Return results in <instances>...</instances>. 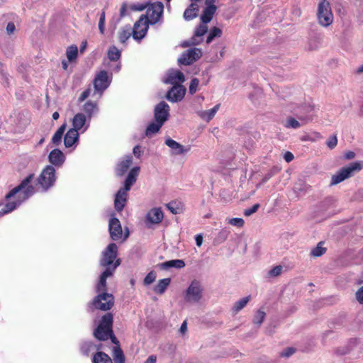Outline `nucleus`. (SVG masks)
Returning a JSON list of instances; mask_svg holds the SVG:
<instances>
[{
	"label": "nucleus",
	"instance_id": "nucleus-23",
	"mask_svg": "<svg viewBox=\"0 0 363 363\" xmlns=\"http://www.w3.org/2000/svg\"><path fill=\"white\" fill-rule=\"evenodd\" d=\"M357 345L358 340L357 339H351L347 344L335 348L334 352L338 356L345 355L352 351Z\"/></svg>",
	"mask_w": 363,
	"mask_h": 363
},
{
	"label": "nucleus",
	"instance_id": "nucleus-37",
	"mask_svg": "<svg viewBox=\"0 0 363 363\" xmlns=\"http://www.w3.org/2000/svg\"><path fill=\"white\" fill-rule=\"evenodd\" d=\"M131 33V28L130 26L121 28L118 32L119 41L123 44L125 43L126 40L130 37Z\"/></svg>",
	"mask_w": 363,
	"mask_h": 363
},
{
	"label": "nucleus",
	"instance_id": "nucleus-60",
	"mask_svg": "<svg viewBox=\"0 0 363 363\" xmlns=\"http://www.w3.org/2000/svg\"><path fill=\"white\" fill-rule=\"evenodd\" d=\"M284 158L287 162H290L294 160V155L291 152H286Z\"/></svg>",
	"mask_w": 363,
	"mask_h": 363
},
{
	"label": "nucleus",
	"instance_id": "nucleus-25",
	"mask_svg": "<svg viewBox=\"0 0 363 363\" xmlns=\"http://www.w3.org/2000/svg\"><path fill=\"white\" fill-rule=\"evenodd\" d=\"M207 23H202L195 30L194 35L191 40V44L198 45L203 40V36L207 33Z\"/></svg>",
	"mask_w": 363,
	"mask_h": 363
},
{
	"label": "nucleus",
	"instance_id": "nucleus-62",
	"mask_svg": "<svg viewBox=\"0 0 363 363\" xmlns=\"http://www.w3.org/2000/svg\"><path fill=\"white\" fill-rule=\"evenodd\" d=\"M157 362V356L152 354L148 357V358L145 360L144 363H156Z\"/></svg>",
	"mask_w": 363,
	"mask_h": 363
},
{
	"label": "nucleus",
	"instance_id": "nucleus-9",
	"mask_svg": "<svg viewBox=\"0 0 363 363\" xmlns=\"http://www.w3.org/2000/svg\"><path fill=\"white\" fill-rule=\"evenodd\" d=\"M96 291L97 290L96 289ZM106 291V289L104 291H96L99 294L94 298L91 304L95 308L108 311L113 306L114 298L113 295L105 292Z\"/></svg>",
	"mask_w": 363,
	"mask_h": 363
},
{
	"label": "nucleus",
	"instance_id": "nucleus-56",
	"mask_svg": "<svg viewBox=\"0 0 363 363\" xmlns=\"http://www.w3.org/2000/svg\"><path fill=\"white\" fill-rule=\"evenodd\" d=\"M16 30V26L13 23L9 22L6 26V33L9 35L13 34Z\"/></svg>",
	"mask_w": 363,
	"mask_h": 363
},
{
	"label": "nucleus",
	"instance_id": "nucleus-17",
	"mask_svg": "<svg viewBox=\"0 0 363 363\" xmlns=\"http://www.w3.org/2000/svg\"><path fill=\"white\" fill-rule=\"evenodd\" d=\"M165 145L171 149L173 155H185L190 151V146H184L172 138L165 140Z\"/></svg>",
	"mask_w": 363,
	"mask_h": 363
},
{
	"label": "nucleus",
	"instance_id": "nucleus-3",
	"mask_svg": "<svg viewBox=\"0 0 363 363\" xmlns=\"http://www.w3.org/2000/svg\"><path fill=\"white\" fill-rule=\"evenodd\" d=\"M140 171L139 167L132 168L124 182V186L121 188L115 196L114 208L118 212L122 211L126 205L128 191L131 186L135 183Z\"/></svg>",
	"mask_w": 363,
	"mask_h": 363
},
{
	"label": "nucleus",
	"instance_id": "nucleus-32",
	"mask_svg": "<svg viewBox=\"0 0 363 363\" xmlns=\"http://www.w3.org/2000/svg\"><path fill=\"white\" fill-rule=\"evenodd\" d=\"M83 111L87 114L89 120L98 112V107L96 103L87 101L83 106Z\"/></svg>",
	"mask_w": 363,
	"mask_h": 363
},
{
	"label": "nucleus",
	"instance_id": "nucleus-15",
	"mask_svg": "<svg viewBox=\"0 0 363 363\" xmlns=\"http://www.w3.org/2000/svg\"><path fill=\"white\" fill-rule=\"evenodd\" d=\"M202 52L199 48H192L184 52L179 58L178 62L181 65H189L192 64L201 56Z\"/></svg>",
	"mask_w": 363,
	"mask_h": 363
},
{
	"label": "nucleus",
	"instance_id": "nucleus-7",
	"mask_svg": "<svg viewBox=\"0 0 363 363\" xmlns=\"http://www.w3.org/2000/svg\"><path fill=\"white\" fill-rule=\"evenodd\" d=\"M108 230L111 238L114 241L123 242L129 236L128 229L126 228L123 231L120 220L115 217L109 219Z\"/></svg>",
	"mask_w": 363,
	"mask_h": 363
},
{
	"label": "nucleus",
	"instance_id": "nucleus-57",
	"mask_svg": "<svg viewBox=\"0 0 363 363\" xmlns=\"http://www.w3.org/2000/svg\"><path fill=\"white\" fill-rule=\"evenodd\" d=\"M356 298L360 303H363V286L357 291Z\"/></svg>",
	"mask_w": 363,
	"mask_h": 363
},
{
	"label": "nucleus",
	"instance_id": "nucleus-39",
	"mask_svg": "<svg viewBox=\"0 0 363 363\" xmlns=\"http://www.w3.org/2000/svg\"><path fill=\"white\" fill-rule=\"evenodd\" d=\"M113 357L115 363H125L123 352L118 347H115L113 348Z\"/></svg>",
	"mask_w": 363,
	"mask_h": 363
},
{
	"label": "nucleus",
	"instance_id": "nucleus-61",
	"mask_svg": "<svg viewBox=\"0 0 363 363\" xmlns=\"http://www.w3.org/2000/svg\"><path fill=\"white\" fill-rule=\"evenodd\" d=\"M195 240L198 247L201 246L203 243V236L201 234L196 235L195 237Z\"/></svg>",
	"mask_w": 363,
	"mask_h": 363
},
{
	"label": "nucleus",
	"instance_id": "nucleus-26",
	"mask_svg": "<svg viewBox=\"0 0 363 363\" xmlns=\"http://www.w3.org/2000/svg\"><path fill=\"white\" fill-rule=\"evenodd\" d=\"M132 163V156L127 155L121 160L116 168V172L118 176H123L128 169Z\"/></svg>",
	"mask_w": 363,
	"mask_h": 363
},
{
	"label": "nucleus",
	"instance_id": "nucleus-27",
	"mask_svg": "<svg viewBox=\"0 0 363 363\" xmlns=\"http://www.w3.org/2000/svg\"><path fill=\"white\" fill-rule=\"evenodd\" d=\"M219 108L220 104H217L211 109L198 111L197 114L204 121L209 122L215 116Z\"/></svg>",
	"mask_w": 363,
	"mask_h": 363
},
{
	"label": "nucleus",
	"instance_id": "nucleus-4",
	"mask_svg": "<svg viewBox=\"0 0 363 363\" xmlns=\"http://www.w3.org/2000/svg\"><path fill=\"white\" fill-rule=\"evenodd\" d=\"M112 325L113 315L108 313L102 317L99 325L95 329L94 332V337L99 340H106L110 337L113 343L118 345V341L113 335Z\"/></svg>",
	"mask_w": 363,
	"mask_h": 363
},
{
	"label": "nucleus",
	"instance_id": "nucleus-36",
	"mask_svg": "<svg viewBox=\"0 0 363 363\" xmlns=\"http://www.w3.org/2000/svg\"><path fill=\"white\" fill-rule=\"evenodd\" d=\"M108 58L111 62H118L121 56V52L116 46H111L108 50Z\"/></svg>",
	"mask_w": 363,
	"mask_h": 363
},
{
	"label": "nucleus",
	"instance_id": "nucleus-43",
	"mask_svg": "<svg viewBox=\"0 0 363 363\" xmlns=\"http://www.w3.org/2000/svg\"><path fill=\"white\" fill-rule=\"evenodd\" d=\"M230 233V232L229 230H228L227 228H223L218 233V235L215 239V242L218 244H220V243L223 242L224 241H225L228 239Z\"/></svg>",
	"mask_w": 363,
	"mask_h": 363
},
{
	"label": "nucleus",
	"instance_id": "nucleus-58",
	"mask_svg": "<svg viewBox=\"0 0 363 363\" xmlns=\"http://www.w3.org/2000/svg\"><path fill=\"white\" fill-rule=\"evenodd\" d=\"M90 92H91L90 89H88L85 90L84 91H83L79 98V101H84L90 95Z\"/></svg>",
	"mask_w": 363,
	"mask_h": 363
},
{
	"label": "nucleus",
	"instance_id": "nucleus-34",
	"mask_svg": "<svg viewBox=\"0 0 363 363\" xmlns=\"http://www.w3.org/2000/svg\"><path fill=\"white\" fill-rule=\"evenodd\" d=\"M92 363H113L111 357L103 352H97L92 358Z\"/></svg>",
	"mask_w": 363,
	"mask_h": 363
},
{
	"label": "nucleus",
	"instance_id": "nucleus-54",
	"mask_svg": "<svg viewBox=\"0 0 363 363\" xmlns=\"http://www.w3.org/2000/svg\"><path fill=\"white\" fill-rule=\"evenodd\" d=\"M259 207V205L258 203L255 204L252 207L245 210L244 214L246 216H250L252 214L255 213L258 210Z\"/></svg>",
	"mask_w": 363,
	"mask_h": 363
},
{
	"label": "nucleus",
	"instance_id": "nucleus-38",
	"mask_svg": "<svg viewBox=\"0 0 363 363\" xmlns=\"http://www.w3.org/2000/svg\"><path fill=\"white\" fill-rule=\"evenodd\" d=\"M162 125L163 123L157 121H155V123H150L146 129V135L148 137H151L152 135L157 133Z\"/></svg>",
	"mask_w": 363,
	"mask_h": 363
},
{
	"label": "nucleus",
	"instance_id": "nucleus-22",
	"mask_svg": "<svg viewBox=\"0 0 363 363\" xmlns=\"http://www.w3.org/2000/svg\"><path fill=\"white\" fill-rule=\"evenodd\" d=\"M163 219V213L160 208L151 209L146 215V221L150 224H158Z\"/></svg>",
	"mask_w": 363,
	"mask_h": 363
},
{
	"label": "nucleus",
	"instance_id": "nucleus-12",
	"mask_svg": "<svg viewBox=\"0 0 363 363\" xmlns=\"http://www.w3.org/2000/svg\"><path fill=\"white\" fill-rule=\"evenodd\" d=\"M111 74L108 75L106 71H101L98 74H96L94 79V85L95 90L99 94V97L102 95L104 91L108 87L111 82Z\"/></svg>",
	"mask_w": 363,
	"mask_h": 363
},
{
	"label": "nucleus",
	"instance_id": "nucleus-13",
	"mask_svg": "<svg viewBox=\"0 0 363 363\" xmlns=\"http://www.w3.org/2000/svg\"><path fill=\"white\" fill-rule=\"evenodd\" d=\"M148 27L147 20L145 17H140L134 24L133 38L138 41L142 40L146 35Z\"/></svg>",
	"mask_w": 363,
	"mask_h": 363
},
{
	"label": "nucleus",
	"instance_id": "nucleus-28",
	"mask_svg": "<svg viewBox=\"0 0 363 363\" xmlns=\"http://www.w3.org/2000/svg\"><path fill=\"white\" fill-rule=\"evenodd\" d=\"M184 266L185 263L182 259H172L159 264L160 268L162 269H168L169 268L182 269Z\"/></svg>",
	"mask_w": 363,
	"mask_h": 363
},
{
	"label": "nucleus",
	"instance_id": "nucleus-59",
	"mask_svg": "<svg viewBox=\"0 0 363 363\" xmlns=\"http://www.w3.org/2000/svg\"><path fill=\"white\" fill-rule=\"evenodd\" d=\"M133 152L136 157L140 158L142 154L140 147L139 145L135 146Z\"/></svg>",
	"mask_w": 363,
	"mask_h": 363
},
{
	"label": "nucleus",
	"instance_id": "nucleus-44",
	"mask_svg": "<svg viewBox=\"0 0 363 363\" xmlns=\"http://www.w3.org/2000/svg\"><path fill=\"white\" fill-rule=\"evenodd\" d=\"M221 35H222V30L220 28H218L217 27L213 28L210 30V32L207 36L206 43L208 44L211 43L215 38H219L221 36Z\"/></svg>",
	"mask_w": 363,
	"mask_h": 363
},
{
	"label": "nucleus",
	"instance_id": "nucleus-64",
	"mask_svg": "<svg viewBox=\"0 0 363 363\" xmlns=\"http://www.w3.org/2000/svg\"><path fill=\"white\" fill-rule=\"evenodd\" d=\"M355 156V154L354 152L352 151H348L345 154V159L347 160H351L352 158H354Z\"/></svg>",
	"mask_w": 363,
	"mask_h": 363
},
{
	"label": "nucleus",
	"instance_id": "nucleus-19",
	"mask_svg": "<svg viewBox=\"0 0 363 363\" xmlns=\"http://www.w3.org/2000/svg\"><path fill=\"white\" fill-rule=\"evenodd\" d=\"M185 77L184 74L179 70L170 69L166 74L164 82L166 84L174 85H180L179 83L184 82Z\"/></svg>",
	"mask_w": 363,
	"mask_h": 363
},
{
	"label": "nucleus",
	"instance_id": "nucleus-14",
	"mask_svg": "<svg viewBox=\"0 0 363 363\" xmlns=\"http://www.w3.org/2000/svg\"><path fill=\"white\" fill-rule=\"evenodd\" d=\"M169 116V106L166 102L161 101L156 105L154 109V117L155 121L160 122L164 124L168 119Z\"/></svg>",
	"mask_w": 363,
	"mask_h": 363
},
{
	"label": "nucleus",
	"instance_id": "nucleus-16",
	"mask_svg": "<svg viewBox=\"0 0 363 363\" xmlns=\"http://www.w3.org/2000/svg\"><path fill=\"white\" fill-rule=\"evenodd\" d=\"M72 129H75L78 133H84L89 126V122L87 121L86 116L82 113L76 114L72 119Z\"/></svg>",
	"mask_w": 363,
	"mask_h": 363
},
{
	"label": "nucleus",
	"instance_id": "nucleus-2",
	"mask_svg": "<svg viewBox=\"0 0 363 363\" xmlns=\"http://www.w3.org/2000/svg\"><path fill=\"white\" fill-rule=\"evenodd\" d=\"M117 254L118 247L115 243H110L102 252L100 265L104 268V270L100 275L96 284L97 291H104L106 289V281L107 278L113 276V272L120 265V259H116Z\"/></svg>",
	"mask_w": 363,
	"mask_h": 363
},
{
	"label": "nucleus",
	"instance_id": "nucleus-29",
	"mask_svg": "<svg viewBox=\"0 0 363 363\" xmlns=\"http://www.w3.org/2000/svg\"><path fill=\"white\" fill-rule=\"evenodd\" d=\"M199 11V6L196 3H191V5L185 10L184 18L186 21H190L197 16Z\"/></svg>",
	"mask_w": 363,
	"mask_h": 363
},
{
	"label": "nucleus",
	"instance_id": "nucleus-48",
	"mask_svg": "<svg viewBox=\"0 0 363 363\" xmlns=\"http://www.w3.org/2000/svg\"><path fill=\"white\" fill-rule=\"evenodd\" d=\"M156 277H157V274L155 272H153V271L150 272L144 279V281H143L144 284L146 286L151 284L152 283H153L155 281Z\"/></svg>",
	"mask_w": 363,
	"mask_h": 363
},
{
	"label": "nucleus",
	"instance_id": "nucleus-51",
	"mask_svg": "<svg viewBox=\"0 0 363 363\" xmlns=\"http://www.w3.org/2000/svg\"><path fill=\"white\" fill-rule=\"evenodd\" d=\"M105 12L102 11L100 14L99 21V30L101 34L104 33L105 30Z\"/></svg>",
	"mask_w": 363,
	"mask_h": 363
},
{
	"label": "nucleus",
	"instance_id": "nucleus-30",
	"mask_svg": "<svg viewBox=\"0 0 363 363\" xmlns=\"http://www.w3.org/2000/svg\"><path fill=\"white\" fill-rule=\"evenodd\" d=\"M171 282L170 278H164L159 280L158 283L154 287V291L159 294L164 293Z\"/></svg>",
	"mask_w": 363,
	"mask_h": 363
},
{
	"label": "nucleus",
	"instance_id": "nucleus-11",
	"mask_svg": "<svg viewBox=\"0 0 363 363\" xmlns=\"http://www.w3.org/2000/svg\"><path fill=\"white\" fill-rule=\"evenodd\" d=\"M164 6L162 2H155L148 6L145 15L140 17H145L147 20V24H155L161 18L163 13Z\"/></svg>",
	"mask_w": 363,
	"mask_h": 363
},
{
	"label": "nucleus",
	"instance_id": "nucleus-53",
	"mask_svg": "<svg viewBox=\"0 0 363 363\" xmlns=\"http://www.w3.org/2000/svg\"><path fill=\"white\" fill-rule=\"evenodd\" d=\"M337 144V138L336 135L330 136L326 142V145L330 149H333L334 147H335Z\"/></svg>",
	"mask_w": 363,
	"mask_h": 363
},
{
	"label": "nucleus",
	"instance_id": "nucleus-20",
	"mask_svg": "<svg viewBox=\"0 0 363 363\" xmlns=\"http://www.w3.org/2000/svg\"><path fill=\"white\" fill-rule=\"evenodd\" d=\"M48 160L54 167H61L65 161V155L60 150L54 149L50 152Z\"/></svg>",
	"mask_w": 363,
	"mask_h": 363
},
{
	"label": "nucleus",
	"instance_id": "nucleus-1",
	"mask_svg": "<svg viewBox=\"0 0 363 363\" xmlns=\"http://www.w3.org/2000/svg\"><path fill=\"white\" fill-rule=\"evenodd\" d=\"M35 182V174H30L18 186L10 191L6 196L7 202L0 211V216L12 212L31 197L37 191Z\"/></svg>",
	"mask_w": 363,
	"mask_h": 363
},
{
	"label": "nucleus",
	"instance_id": "nucleus-41",
	"mask_svg": "<svg viewBox=\"0 0 363 363\" xmlns=\"http://www.w3.org/2000/svg\"><path fill=\"white\" fill-rule=\"evenodd\" d=\"M95 349L97 350H100L101 345L97 346L92 343L91 342H85L81 346V350L82 353L86 355H88L90 351L94 350Z\"/></svg>",
	"mask_w": 363,
	"mask_h": 363
},
{
	"label": "nucleus",
	"instance_id": "nucleus-31",
	"mask_svg": "<svg viewBox=\"0 0 363 363\" xmlns=\"http://www.w3.org/2000/svg\"><path fill=\"white\" fill-rule=\"evenodd\" d=\"M217 7H206L201 16V22L203 23H209L213 18L216 11Z\"/></svg>",
	"mask_w": 363,
	"mask_h": 363
},
{
	"label": "nucleus",
	"instance_id": "nucleus-6",
	"mask_svg": "<svg viewBox=\"0 0 363 363\" xmlns=\"http://www.w3.org/2000/svg\"><path fill=\"white\" fill-rule=\"evenodd\" d=\"M55 168L52 165H47L37 179V182L42 191H47L54 186L56 181Z\"/></svg>",
	"mask_w": 363,
	"mask_h": 363
},
{
	"label": "nucleus",
	"instance_id": "nucleus-21",
	"mask_svg": "<svg viewBox=\"0 0 363 363\" xmlns=\"http://www.w3.org/2000/svg\"><path fill=\"white\" fill-rule=\"evenodd\" d=\"M79 138V133L75 129H69L65 135L64 144L67 148L77 147Z\"/></svg>",
	"mask_w": 363,
	"mask_h": 363
},
{
	"label": "nucleus",
	"instance_id": "nucleus-46",
	"mask_svg": "<svg viewBox=\"0 0 363 363\" xmlns=\"http://www.w3.org/2000/svg\"><path fill=\"white\" fill-rule=\"evenodd\" d=\"M326 251V249L323 247L322 242H319L318 245L311 250V255L313 257H320L323 255Z\"/></svg>",
	"mask_w": 363,
	"mask_h": 363
},
{
	"label": "nucleus",
	"instance_id": "nucleus-52",
	"mask_svg": "<svg viewBox=\"0 0 363 363\" xmlns=\"http://www.w3.org/2000/svg\"><path fill=\"white\" fill-rule=\"evenodd\" d=\"M199 84V81L197 78H194L191 79L190 86H189V93L191 94H194L196 93Z\"/></svg>",
	"mask_w": 363,
	"mask_h": 363
},
{
	"label": "nucleus",
	"instance_id": "nucleus-50",
	"mask_svg": "<svg viewBox=\"0 0 363 363\" xmlns=\"http://www.w3.org/2000/svg\"><path fill=\"white\" fill-rule=\"evenodd\" d=\"M283 267L281 265L276 266L269 271L268 275L271 277H276L282 272Z\"/></svg>",
	"mask_w": 363,
	"mask_h": 363
},
{
	"label": "nucleus",
	"instance_id": "nucleus-47",
	"mask_svg": "<svg viewBox=\"0 0 363 363\" xmlns=\"http://www.w3.org/2000/svg\"><path fill=\"white\" fill-rule=\"evenodd\" d=\"M265 318V313L262 310H258L255 315L253 322L255 324L261 325Z\"/></svg>",
	"mask_w": 363,
	"mask_h": 363
},
{
	"label": "nucleus",
	"instance_id": "nucleus-10",
	"mask_svg": "<svg viewBox=\"0 0 363 363\" xmlns=\"http://www.w3.org/2000/svg\"><path fill=\"white\" fill-rule=\"evenodd\" d=\"M317 15L318 22L323 26L327 27L333 23V15L328 1L323 0L319 3Z\"/></svg>",
	"mask_w": 363,
	"mask_h": 363
},
{
	"label": "nucleus",
	"instance_id": "nucleus-8",
	"mask_svg": "<svg viewBox=\"0 0 363 363\" xmlns=\"http://www.w3.org/2000/svg\"><path fill=\"white\" fill-rule=\"evenodd\" d=\"M203 291L201 284L197 280H194L185 291L184 298L187 303H199L203 298Z\"/></svg>",
	"mask_w": 363,
	"mask_h": 363
},
{
	"label": "nucleus",
	"instance_id": "nucleus-24",
	"mask_svg": "<svg viewBox=\"0 0 363 363\" xmlns=\"http://www.w3.org/2000/svg\"><path fill=\"white\" fill-rule=\"evenodd\" d=\"M298 118L301 121V123L293 117H289L286 118L284 123V126L286 128L297 129L300 128L302 125L311 121V118L308 116H298Z\"/></svg>",
	"mask_w": 363,
	"mask_h": 363
},
{
	"label": "nucleus",
	"instance_id": "nucleus-35",
	"mask_svg": "<svg viewBox=\"0 0 363 363\" xmlns=\"http://www.w3.org/2000/svg\"><path fill=\"white\" fill-rule=\"evenodd\" d=\"M309 189L310 186L301 179L298 180L294 185V191L298 194H305Z\"/></svg>",
	"mask_w": 363,
	"mask_h": 363
},
{
	"label": "nucleus",
	"instance_id": "nucleus-42",
	"mask_svg": "<svg viewBox=\"0 0 363 363\" xmlns=\"http://www.w3.org/2000/svg\"><path fill=\"white\" fill-rule=\"evenodd\" d=\"M65 128H66V124H63L55 132V133L54 134V135L52 136V142L53 144L58 145L60 143L62 135L65 133Z\"/></svg>",
	"mask_w": 363,
	"mask_h": 363
},
{
	"label": "nucleus",
	"instance_id": "nucleus-63",
	"mask_svg": "<svg viewBox=\"0 0 363 363\" xmlns=\"http://www.w3.org/2000/svg\"><path fill=\"white\" fill-rule=\"evenodd\" d=\"M179 331L182 334H184L187 331L186 321H184L180 327Z\"/></svg>",
	"mask_w": 363,
	"mask_h": 363
},
{
	"label": "nucleus",
	"instance_id": "nucleus-49",
	"mask_svg": "<svg viewBox=\"0 0 363 363\" xmlns=\"http://www.w3.org/2000/svg\"><path fill=\"white\" fill-rule=\"evenodd\" d=\"M228 223L233 226L241 228L244 225L245 221L240 218H233L228 219Z\"/></svg>",
	"mask_w": 363,
	"mask_h": 363
},
{
	"label": "nucleus",
	"instance_id": "nucleus-55",
	"mask_svg": "<svg viewBox=\"0 0 363 363\" xmlns=\"http://www.w3.org/2000/svg\"><path fill=\"white\" fill-rule=\"evenodd\" d=\"M295 352V349L293 347H288L285 349L281 354V357H289Z\"/></svg>",
	"mask_w": 363,
	"mask_h": 363
},
{
	"label": "nucleus",
	"instance_id": "nucleus-40",
	"mask_svg": "<svg viewBox=\"0 0 363 363\" xmlns=\"http://www.w3.org/2000/svg\"><path fill=\"white\" fill-rule=\"evenodd\" d=\"M250 300V296H246L244 298H240L238 301H236L233 307V311L235 313L239 312L240 310H242L245 306L247 304V303Z\"/></svg>",
	"mask_w": 363,
	"mask_h": 363
},
{
	"label": "nucleus",
	"instance_id": "nucleus-18",
	"mask_svg": "<svg viewBox=\"0 0 363 363\" xmlns=\"http://www.w3.org/2000/svg\"><path fill=\"white\" fill-rule=\"evenodd\" d=\"M186 94V89L182 85L173 86L167 94V99L171 102H177L182 100Z\"/></svg>",
	"mask_w": 363,
	"mask_h": 363
},
{
	"label": "nucleus",
	"instance_id": "nucleus-5",
	"mask_svg": "<svg viewBox=\"0 0 363 363\" xmlns=\"http://www.w3.org/2000/svg\"><path fill=\"white\" fill-rule=\"evenodd\" d=\"M363 169V161H357L341 168L331 177L330 186L340 184Z\"/></svg>",
	"mask_w": 363,
	"mask_h": 363
},
{
	"label": "nucleus",
	"instance_id": "nucleus-45",
	"mask_svg": "<svg viewBox=\"0 0 363 363\" xmlns=\"http://www.w3.org/2000/svg\"><path fill=\"white\" fill-rule=\"evenodd\" d=\"M167 207L173 214H179L182 211L181 204L176 201L169 203Z\"/></svg>",
	"mask_w": 363,
	"mask_h": 363
},
{
	"label": "nucleus",
	"instance_id": "nucleus-33",
	"mask_svg": "<svg viewBox=\"0 0 363 363\" xmlns=\"http://www.w3.org/2000/svg\"><path fill=\"white\" fill-rule=\"evenodd\" d=\"M78 48L75 45L67 47L66 50V57L69 62L72 63L76 61L78 57Z\"/></svg>",
	"mask_w": 363,
	"mask_h": 363
}]
</instances>
